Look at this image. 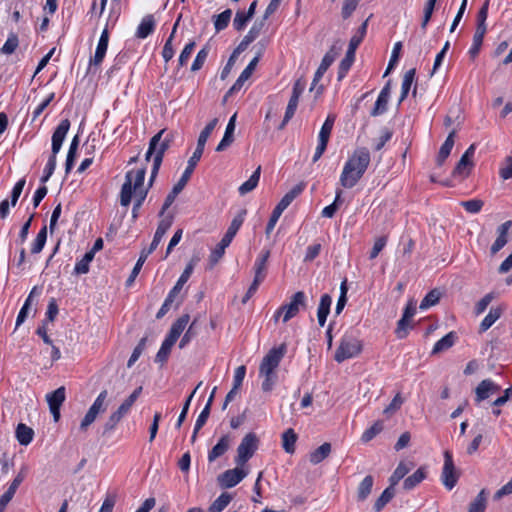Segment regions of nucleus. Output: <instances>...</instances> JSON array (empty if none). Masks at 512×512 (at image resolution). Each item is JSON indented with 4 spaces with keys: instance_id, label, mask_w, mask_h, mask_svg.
<instances>
[{
    "instance_id": "nucleus-1",
    "label": "nucleus",
    "mask_w": 512,
    "mask_h": 512,
    "mask_svg": "<svg viewBox=\"0 0 512 512\" xmlns=\"http://www.w3.org/2000/svg\"><path fill=\"white\" fill-rule=\"evenodd\" d=\"M145 175V168L138 169L137 171L130 170L126 173L125 181L121 187V206L128 207L131 203L133 194L135 195V202L132 209V217L134 219L138 217V211L142 206L148 193V188L143 187Z\"/></svg>"
},
{
    "instance_id": "nucleus-2",
    "label": "nucleus",
    "mask_w": 512,
    "mask_h": 512,
    "mask_svg": "<svg viewBox=\"0 0 512 512\" xmlns=\"http://www.w3.org/2000/svg\"><path fill=\"white\" fill-rule=\"evenodd\" d=\"M371 161L370 152L365 147L357 148L348 158L340 175V185L353 188L365 174Z\"/></svg>"
},
{
    "instance_id": "nucleus-3",
    "label": "nucleus",
    "mask_w": 512,
    "mask_h": 512,
    "mask_svg": "<svg viewBox=\"0 0 512 512\" xmlns=\"http://www.w3.org/2000/svg\"><path fill=\"white\" fill-rule=\"evenodd\" d=\"M287 352L286 343H282L277 347H273L263 357L259 366V376L263 377L261 388L264 392L272 391L276 381L277 374L276 369L278 368L281 360Z\"/></svg>"
},
{
    "instance_id": "nucleus-4",
    "label": "nucleus",
    "mask_w": 512,
    "mask_h": 512,
    "mask_svg": "<svg viewBox=\"0 0 512 512\" xmlns=\"http://www.w3.org/2000/svg\"><path fill=\"white\" fill-rule=\"evenodd\" d=\"M368 27V20L364 21L361 26L358 28L357 32L351 37L348 45V49L346 51L345 57L341 60L337 77L338 80H342L346 77L349 72L351 66L355 61V53L361 42L363 41Z\"/></svg>"
},
{
    "instance_id": "nucleus-5",
    "label": "nucleus",
    "mask_w": 512,
    "mask_h": 512,
    "mask_svg": "<svg viewBox=\"0 0 512 512\" xmlns=\"http://www.w3.org/2000/svg\"><path fill=\"white\" fill-rule=\"evenodd\" d=\"M362 343L352 332H346L340 340L339 346L335 352L334 360L338 363L354 358L360 354Z\"/></svg>"
},
{
    "instance_id": "nucleus-6",
    "label": "nucleus",
    "mask_w": 512,
    "mask_h": 512,
    "mask_svg": "<svg viewBox=\"0 0 512 512\" xmlns=\"http://www.w3.org/2000/svg\"><path fill=\"white\" fill-rule=\"evenodd\" d=\"M200 159L201 158H198V156L194 154H192V156L189 158L187 167L185 168L180 179L173 186L169 194L166 196L162 209L160 211V216H162L164 212L173 204L177 195L184 189Z\"/></svg>"
},
{
    "instance_id": "nucleus-7",
    "label": "nucleus",
    "mask_w": 512,
    "mask_h": 512,
    "mask_svg": "<svg viewBox=\"0 0 512 512\" xmlns=\"http://www.w3.org/2000/svg\"><path fill=\"white\" fill-rule=\"evenodd\" d=\"M306 308V295L303 291L294 293L290 302L280 306L274 313L273 318L278 321L279 317L283 314V322L286 323L295 317L301 309Z\"/></svg>"
},
{
    "instance_id": "nucleus-8",
    "label": "nucleus",
    "mask_w": 512,
    "mask_h": 512,
    "mask_svg": "<svg viewBox=\"0 0 512 512\" xmlns=\"http://www.w3.org/2000/svg\"><path fill=\"white\" fill-rule=\"evenodd\" d=\"M258 446L259 439L255 433L250 432L247 435H245L237 448V456L235 457V463L238 466L245 465L257 451Z\"/></svg>"
},
{
    "instance_id": "nucleus-9",
    "label": "nucleus",
    "mask_w": 512,
    "mask_h": 512,
    "mask_svg": "<svg viewBox=\"0 0 512 512\" xmlns=\"http://www.w3.org/2000/svg\"><path fill=\"white\" fill-rule=\"evenodd\" d=\"M460 477V472L456 469L453 461V455L449 450L444 451V465L441 473V481L447 490H452Z\"/></svg>"
},
{
    "instance_id": "nucleus-10",
    "label": "nucleus",
    "mask_w": 512,
    "mask_h": 512,
    "mask_svg": "<svg viewBox=\"0 0 512 512\" xmlns=\"http://www.w3.org/2000/svg\"><path fill=\"white\" fill-rule=\"evenodd\" d=\"M157 139L155 143V156L153 158V163H155V166L161 165L163 161V157L165 152L169 149L171 143L174 140L173 133L166 132V129L160 130L158 133H156L150 140Z\"/></svg>"
},
{
    "instance_id": "nucleus-11",
    "label": "nucleus",
    "mask_w": 512,
    "mask_h": 512,
    "mask_svg": "<svg viewBox=\"0 0 512 512\" xmlns=\"http://www.w3.org/2000/svg\"><path fill=\"white\" fill-rule=\"evenodd\" d=\"M247 476V472L238 466L226 470L222 474H220L217 478L218 484L221 488H232L239 484L245 477Z\"/></svg>"
},
{
    "instance_id": "nucleus-12",
    "label": "nucleus",
    "mask_w": 512,
    "mask_h": 512,
    "mask_svg": "<svg viewBox=\"0 0 512 512\" xmlns=\"http://www.w3.org/2000/svg\"><path fill=\"white\" fill-rule=\"evenodd\" d=\"M28 472L27 466H22L8 489L0 497V510H3L15 495L18 487L24 481Z\"/></svg>"
},
{
    "instance_id": "nucleus-13",
    "label": "nucleus",
    "mask_w": 512,
    "mask_h": 512,
    "mask_svg": "<svg viewBox=\"0 0 512 512\" xmlns=\"http://www.w3.org/2000/svg\"><path fill=\"white\" fill-rule=\"evenodd\" d=\"M69 129V119L61 120L52 134L51 154L57 155L59 153Z\"/></svg>"
},
{
    "instance_id": "nucleus-14",
    "label": "nucleus",
    "mask_w": 512,
    "mask_h": 512,
    "mask_svg": "<svg viewBox=\"0 0 512 512\" xmlns=\"http://www.w3.org/2000/svg\"><path fill=\"white\" fill-rule=\"evenodd\" d=\"M476 149L475 144H471L467 150L464 152V154L461 156L460 160L458 161L457 165L455 166L453 170L454 176H467L470 173L471 168L473 167V162L471 161L472 157L474 156Z\"/></svg>"
},
{
    "instance_id": "nucleus-15",
    "label": "nucleus",
    "mask_w": 512,
    "mask_h": 512,
    "mask_svg": "<svg viewBox=\"0 0 512 512\" xmlns=\"http://www.w3.org/2000/svg\"><path fill=\"white\" fill-rule=\"evenodd\" d=\"M500 390V386L496 384L491 379L482 380L475 389V402L479 404L480 402L488 399L490 395L498 392Z\"/></svg>"
},
{
    "instance_id": "nucleus-16",
    "label": "nucleus",
    "mask_w": 512,
    "mask_h": 512,
    "mask_svg": "<svg viewBox=\"0 0 512 512\" xmlns=\"http://www.w3.org/2000/svg\"><path fill=\"white\" fill-rule=\"evenodd\" d=\"M172 223H173V216H167V217L163 218L158 223V226H157V229L155 231L153 240H152L149 248L146 250L147 253L151 254L158 247V245L162 241L164 235L166 234V232L172 226Z\"/></svg>"
},
{
    "instance_id": "nucleus-17",
    "label": "nucleus",
    "mask_w": 512,
    "mask_h": 512,
    "mask_svg": "<svg viewBox=\"0 0 512 512\" xmlns=\"http://www.w3.org/2000/svg\"><path fill=\"white\" fill-rule=\"evenodd\" d=\"M261 57V50L258 52V54L249 62V64L246 66V68L241 72L233 86L229 90V94L238 91L242 88L243 84L250 78L253 71L255 70L259 59Z\"/></svg>"
},
{
    "instance_id": "nucleus-18",
    "label": "nucleus",
    "mask_w": 512,
    "mask_h": 512,
    "mask_svg": "<svg viewBox=\"0 0 512 512\" xmlns=\"http://www.w3.org/2000/svg\"><path fill=\"white\" fill-rule=\"evenodd\" d=\"M512 226V221L508 220L497 228V238L491 246V254L499 252L508 242V232Z\"/></svg>"
},
{
    "instance_id": "nucleus-19",
    "label": "nucleus",
    "mask_w": 512,
    "mask_h": 512,
    "mask_svg": "<svg viewBox=\"0 0 512 512\" xmlns=\"http://www.w3.org/2000/svg\"><path fill=\"white\" fill-rule=\"evenodd\" d=\"M271 255L270 249H263L257 256L254 263V278L265 280L267 275V262Z\"/></svg>"
},
{
    "instance_id": "nucleus-20",
    "label": "nucleus",
    "mask_w": 512,
    "mask_h": 512,
    "mask_svg": "<svg viewBox=\"0 0 512 512\" xmlns=\"http://www.w3.org/2000/svg\"><path fill=\"white\" fill-rule=\"evenodd\" d=\"M217 123H218V119L217 118L212 119L204 127V129L200 132V135H199L198 140H197L196 149L193 152V154L198 156V158L202 157V154L204 152V148H205L206 142H207L209 136L211 135V133L213 132V130L215 129Z\"/></svg>"
},
{
    "instance_id": "nucleus-21",
    "label": "nucleus",
    "mask_w": 512,
    "mask_h": 512,
    "mask_svg": "<svg viewBox=\"0 0 512 512\" xmlns=\"http://www.w3.org/2000/svg\"><path fill=\"white\" fill-rule=\"evenodd\" d=\"M231 439L229 435H223L217 444L208 452V461L214 462L219 457L223 456L230 448Z\"/></svg>"
},
{
    "instance_id": "nucleus-22",
    "label": "nucleus",
    "mask_w": 512,
    "mask_h": 512,
    "mask_svg": "<svg viewBox=\"0 0 512 512\" xmlns=\"http://www.w3.org/2000/svg\"><path fill=\"white\" fill-rule=\"evenodd\" d=\"M236 114L232 115L228 121L222 140L216 147L217 152L226 150L234 141V131L236 127Z\"/></svg>"
},
{
    "instance_id": "nucleus-23",
    "label": "nucleus",
    "mask_w": 512,
    "mask_h": 512,
    "mask_svg": "<svg viewBox=\"0 0 512 512\" xmlns=\"http://www.w3.org/2000/svg\"><path fill=\"white\" fill-rule=\"evenodd\" d=\"M155 19L152 14L144 16L137 27L135 36L139 39H145L154 32Z\"/></svg>"
},
{
    "instance_id": "nucleus-24",
    "label": "nucleus",
    "mask_w": 512,
    "mask_h": 512,
    "mask_svg": "<svg viewBox=\"0 0 512 512\" xmlns=\"http://www.w3.org/2000/svg\"><path fill=\"white\" fill-rule=\"evenodd\" d=\"M332 298L329 294H323L320 298L319 306L317 309V319L319 326L323 327L326 323L327 317L330 313Z\"/></svg>"
},
{
    "instance_id": "nucleus-25",
    "label": "nucleus",
    "mask_w": 512,
    "mask_h": 512,
    "mask_svg": "<svg viewBox=\"0 0 512 512\" xmlns=\"http://www.w3.org/2000/svg\"><path fill=\"white\" fill-rule=\"evenodd\" d=\"M457 335L454 331L449 332L440 340H438L431 351V355H437L450 349L456 342Z\"/></svg>"
},
{
    "instance_id": "nucleus-26",
    "label": "nucleus",
    "mask_w": 512,
    "mask_h": 512,
    "mask_svg": "<svg viewBox=\"0 0 512 512\" xmlns=\"http://www.w3.org/2000/svg\"><path fill=\"white\" fill-rule=\"evenodd\" d=\"M189 320H190L189 314H183L182 316H180L172 324V326L166 336L176 342L178 340V338L181 336V334L183 333V331L185 330Z\"/></svg>"
},
{
    "instance_id": "nucleus-27",
    "label": "nucleus",
    "mask_w": 512,
    "mask_h": 512,
    "mask_svg": "<svg viewBox=\"0 0 512 512\" xmlns=\"http://www.w3.org/2000/svg\"><path fill=\"white\" fill-rule=\"evenodd\" d=\"M504 308L501 306L492 307L489 313L484 317L479 326V332L487 331L503 314Z\"/></svg>"
},
{
    "instance_id": "nucleus-28",
    "label": "nucleus",
    "mask_w": 512,
    "mask_h": 512,
    "mask_svg": "<svg viewBox=\"0 0 512 512\" xmlns=\"http://www.w3.org/2000/svg\"><path fill=\"white\" fill-rule=\"evenodd\" d=\"M456 131L452 130L449 135L447 136L444 143L441 145L439 153L436 158V162L439 166L443 165L445 160L449 157L451 150L454 146V137H455Z\"/></svg>"
},
{
    "instance_id": "nucleus-29",
    "label": "nucleus",
    "mask_w": 512,
    "mask_h": 512,
    "mask_svg": "<svg viewBox=\"0 0 512 512\" xmlns=\"http://www.w3.org/2000/svg\"><path fill=\"white\" fill-rule=\"evenodd\" d=\"M374 485V478L372 475H367L364 479L359 483L357 487L356 499L358 502L365 501L372 492V488Z\"/></svg>"
},
{
    "instance_id": "nucleus-30",
    "label": "nucleus",
    "mask_w": 512,
    "mask_h": 512,
    "mask_svg": "<svg viewBox=\"0 0 512 512\" xmlns=\"http://www.w3.org/2000/svg\"><path fill=\"white\" fill-rule=\"evenodd\" d=\"M107 49L108 46L99 43L97 44L95 54L89 60L88 73L95 74L97 72L105 58Z\"/></svg>"
},
{
    "instance_id": "nucleus-31",
    "label": "nucleus",
    "mask_w": 512,
    "mask_h": 512,
    "mask_svg": "<svg viewBox=\"0 0 512 512\" xmlns=\"http://www.w3.org/2000/svg\"><path fill=\"white\" fill-rule=\"evenodd\" d=\"M142 392V387H137L124 401L123 403L118 407V409L115 411L117 415H119L121 418L125 417L131 410L133 404L136 402V400L139 398L140 394Z\"/></svg>"
},
{
    "instance_id": "nucleus-32",
    "label": "nucleus",
    "mask_w": 512,
    "mask_h": 512,
    "mask_svg": "<svg viewBox=\"0 0 512 512\" xmlns=\"http://www.w3.org/2000/svg\"><path fill=\"white\" fill-rule=\"evenodd\" d=\"M66 399V390L64 386H61L51 393L46 395V400L49 408H61L62 404Z\"/></svg>"
},
{
    "instance_id": "nucleus-33",
    "label": "nucleus",
    "mask_w": 512,
    "mask_h": 512,
    "mask_svg": "<svg viewBox=\"0 0 512 512\" xmlns=\"http://www.w3.org/2000/svg\"><path fill=\"white\" fill-rule=\"evenodd\" d=\"M331 453V444L328 442L323 443L317 449L312 451L309 455V461L313 465L321 463Z\"/></svg>"
},
{
    "instance_id": "nucleus-34",
    "label": "nucleus",
    "mask_w": 512,
    "mask_h": 512,
    "mask_svg": "<svg viewBox=\"0 0 512 512\" xmlns=\"http://www.w3.org/2000/svg\"><path fill=\"white\" fill-rule=\"evenodd\" d=\"M415 76H416L415 68L409 69L408 71L405 72V74L403 76L402 84H401V94H400V98H399V103H401L402 101H404L407 98L409 91L411 89V86L415 80Z\"/></svg>"
},
{
    "instance_id": "nucleus-35",
    "label": "nucleus",
    "mask_w": 512,
    "mask_h": 512,
    "mask_svg": "<svg viewBox=\"0 0 512 512\" xmlns=\"http://www.w3.org/2000/svg\"><path fill=\"white\" fill-rule=\"evenodd\" d=\"M260 174L261 166H258L257 169L249 177V179L240 185V187L238 188L239 194L243 196L254 190L259 183Z\"/></svg>"
},
{
    "instance_id": "nucleus-36",
    "label": "nucleus",
    "mask_w": 512,
    "mask_h": 512,
    "mask_svg": "<svg viewBox=\"0 0 512 512\" xmlns=\"http://www.w3.org/2000/svg\"><path fill=\"white\" fill-rule=\"evenodd\" d=\"M180 19H181V15H179V17L177 18V20L173 26L172 32L164 44V47L162 50V57L165 62H169L174 56L175 51H174L172 42H173L177 27L179 25Z\"/></svg>"
},
{
    "instance_id": "nucleus-37",
    "label": "nucleus",
    "mask_w": 512,
    "mask_h": 512,
    "mask_svg": "<svg viewBox=\"0 0 512 512\" xmlns=\"http://www.w3.org/2000/svg\"><path fill=\"white\" fill-rule=\"evenodd\" d=\"M247 214V211L246 209H242L241 211H239V213L232 219L226 233L224 234L226 237L230 238L231 240H233V238L235 237V235L237 234L238 230L240 229V227L242 226L244 220H245V216Z\"/></svg>"
},
{
    "instance_id": "nucleus-38",
    "label": "nucleus",
    "mask_w": 512,
    "mask_h": 512,
    "mask_svg": "<svg viewBox=\"0 0 512 512\" xmlns=\"http://www.w3.org/2000/svg\"><path fill=\"white\" fill-rule=\"evenodd\" d=\"M426 478V471L423 467L418 468L412 475L408 476L403 482L405 490H412Z\"/></svg>"
},
{
    "instance_id": "nucleus-39",
    "label": "nucleus",
    "mask_w": 512,
    "mask_h": 512,
    "mask_svg": "<svg viewBox=\"0 0 512 512\" xmlns=\"http://www.w3.org/2000/svg\"><path fill=\"white\" fill-rule=\"evenodd\" d=\"M34 431L27 425L20 423L16 428V438L21 445H28L32 442Z\"/></svg>"
},
{
    "instance_id": "nucleus-40",
    "label": "nucleus",
    "mask_w": 512,
    "mask_h": 512,
    "mask_svg": "<svg viewBox=\"0 0 512 512\" xmlns=\"http://www.w3.org/2000/svg\"><path fill=\"white\" fill-rule=\"evenodd\" d=\"M176 342L174 340H171L167 336L165 337L164 341L161 344L160 349L158 350L155 361L158 363H165L167 362L169 355L171 353V349L174 346Z\"/></svg>"
},
{
    "instance_id": "nucleus-41",
    "label": "nucleus",
    "mask_w": 512,
    "mask_h": 512,
    "mask_svg": "<svg viewBox=\"0 0 512 512\" xmlns=\"http://www.w3.org/2000/svg\"><path fill=\"white\" fill-rule=\"evenodd\" d=\"M486 31L487 29L476 28V31L473 36L472 45L468 51L471 58H475L479 54Z\"/></svg>"
},
{
    "instance_id": "nucleus-42",
    "label": "nucleus",
    "mask_w": 512,
    "mask_h": 512,
    "mask_svg": "<svg viewBox=\"0 0 512 512\" xmlns=\"http://www.w3.org/2000/svg\"><path fill=\"white\" fill-rule=\"evenodd\" d=\"M232 240L225 235L221 239V241L217 244V246L212 250L210 254V262L212 265H215L224 255L225 249L230 245Z\"/></svg>"
},
{
    "instance_id": "nucleus-43",
    "label": "nucleus",
    "mask_w": 512,
    "mask_h": 512,
    "mask_svg": "<svg viewBox=\"0 0 512 512\" xmlns=\"http://www.w3.org/2000/svg\"><path fill=\"white\" fill-rule=\"evenodd\" d=\"M335 120H336V116L334 114H329L327 116L326 120L324 121V123L320 129L319 135H318L319 142L328 143Z\"/></svg>"
},
{
    "instance_id": "nucleus-44",
    "label": "nucleus",
    "mask_w": 512,
    "mask_h": 512,
    "mask_svg": "<svg viewBox=\"0 0 512 512\" xmlns=\"http://www.w3.org/2000/svg\"><path fill=\"white\" fill-rule=\"evenodd\" d=\"M297 434L292 428L287 429L282 434V447L287 453H294L295 443L297 441Z\"/></svg>"
},
{
    "instance_id": "nucleus-45",
    "label": "nucleus",
    "mask_w": 512,
    "mask_h": 512,
    "mask_svg": "<svg viewBox=\"0 0 512 512\" xmlns=\"http://www.w3.org/2000/svg\"><path fill=\"white\" fill-rule=\"evenodd\" d=\"M394 495L395 489L393 486L389 485L375 501L374 510L376 512H380L386 506V504L391 501Z\"/></svg>"
},
{
    "instance_id": "nucleus-46",
    "label": "nucleus",
    "mask_w": 512,
    "mask_h": 512,
    "mask_svg": "<svg viewBox=\"0 0 512 512\" xmlns=\"http://www.w3.org/2000/svg\"><path fill=\"white\" fill-rule=\"evenodd\" d=\"M409 471L410 467L408 463L401 461L389 478L390 485L395 487L399 481L408 474Z\"/></svg>"
},
{
    "instance_id": "nucleus-47",
    "label": "nucleus",
    "mask_w": 512,
    "mask_h": 512,
    "mask_svg": "<svg viewBox=\"0 0 512 512\" xmlns=\"http://www.w3.org/2000/svg\"><path fill=\"white\" fill-rule=\"evenodd\" d=\"M264 27V20L256 21L248 33L243 37L241 43L248 47L261 33Z\"/></svg>"
},
{
    "instance_id": "nucleus-48",
    "label": "nucleus",
    "mask_w": 512,
    "mask_h": 512,
    "mask_svg": "<svg viewBox=\"0 0 512 512\" xmlns=\"http://www.w3.org/2000/svg\"><path fill=\"white\" fill-rule=\"evenodd\" d=\"M47 241V226H43L40 231L38 232L36 238L32 242L31 245V253L32 254H38L40 253Z\"/></svg>"
},
{
    "instance_id": "nucleus-49",
    "label": "nucleus",
    "mask_w": 512,
    "mask_h": 512,
    "mask_svg": "<svg viewBox=\"0 0 512 512\" xmlns=\"http://www.w3.org/2000/svg\"><path fill=\"white\" fill-rule=\"evenodd\" d=\"M232 495L223 492L209 507V512H222L231 502Z\"/></svg>"
},
{
    "instance_id": "nucleus-50",
    "label": "nucleus",
    "mask_w": 512,
    "mask_h": 512,
    "mask_svg": "<svg viewBox=\"0 0 512 512\" xmlns=\"http://www.w3.org/2000/svg\"><path fill=\"white\" fill-rule=\"evenodd\" d=\"M192 272H193V265L192 264H188L185 267V269L182 272V274L180 275V277L178 278V280H177L176 284L174 285V287L170 290V292L177 296L179 294V292L182 290L183 286L189 280Z\"/></svg>"
},
{
    "instance_id": "nucleus-51",
    "label": "nucleus",
    "mask_w": 512,
    "mask_h": 512,
    "mask_svg": "<svg viewBox=\"0 0 512 512\" xmlns=\"http://www.w3.org/2000/svg\"><path fill=\"white\" fill-rule=\"evenodd\" d=\"M231 16H232L231 9H226L223 12H221L220 14L214 16V18H215L214 19V27H215V30L217 33L224 30L225 28H227V26L231 20Z\"/></svg>"
},
{
    "instance_id": "nucleus-52",
    "label": "nucleus",
    "mask_w": 512,
    "mask_h": 512,
    "mask_svg": "<svg viewBox=\"0 0 512 512\" xmlns=\"http://www.w3.org/2000/svg\"><path fill=\"white\" fill-rule=\"evenodd\" d=\"M384 428V425H383V422L381 420H378L376 421L371 427H369L368 429H366L362 436H361V441L363 443H368L370 442L372 439H374L379 433L382 432Z\"/></svg>"
},
{
    "instance_id": "nucleus-53",
    "label": "nucleus",
    "mask_w": 512,
    "mask_h": 512,
    "mask_svg": "<svg viewBox=\"0 0 512 512\" xmlns=\"http://www.w3.org/2000/svg\"><path fill=\"white\" fill-rule=\"evenodd\" d=\"M149 254L150 253H147L146 250H143L141 252L139 259L137 260L134 268L131 271V274L129 275L128 279L126 280V286L127 287H130L134 283L136 277L138 276V274H139V272H140V270H141V268H142V266H143L144 262L146 261V259H147Z\"/></svg>"
},
{
    "instance_id": "nucleus-54",
    "label": "nucleus",
    "mask_w": 512,
    "mask_h": 512,
    "mask_svg": "<svg viewBox=\"0 0 512 512\" xmlns=\"http://www.w3.org/2000/svg\"><path fill=\"white\" fill-rule=\"evenodd\" d=\"M440 292L437 289H433L426 294V296L422 299L419 308L421 310H426L434 305H436L440 300Z\"/></svg>"
},
{
    "instance_id": "nucleus-55",
    "label": "nucleus",
    "mask_w": 512,
    "mask_h": 512,
    "mask_svg": "<svg viewBox=\"0 0 512 512\" xmlns=\"http://www.w3.org/2000/svg\"><path fill=\"white\" fill-rule=\"evenodd\" d=\"M19 45V39L16 33L11 32L8 35V38L4 45L1 48V53L5 55H10L15 52Z\"/></svg>"
},
{
    "instance_id": "nucleus-56",
    "label": "nucleus",
    "mask_w": 512,
    "mask_h": 512,
    "mask_svg": "<svg viewBox=\"0 0 512 512\" xmlns=\"http://www.w3.org/2000/svg\"><path fill=\"white\" fill-rule=\"evenodd\" d=\"M305 189V183L300 182L292 187L282 198L281 201L288 207L292 201L298 197Z\"/></svg>"
},
{
    "instance_id": "nucleus-57",
    "label": "nucleus",
    "mask_w": 512,
    "mask_h": 512,
    "mask_svg": "<svg viewBox=\"0 0 512 512\" xmlns=\"http://www.w3.org/2000/svg\"><path fill=\"white\" fill-rule=\"evenodd\" d=\"M209 50L210 49L208 45H205L202 49H200L192 63L191 71L196 72L203 67L204 63L207 60Z\"/></svg>"
},
{
    "instance_id": "nucleus-58",
    "label": "nucleus",
    "mask_w": 512,
    "mask_h": 512,
    "mask_svg": "<svg viewBox=\"0 0 512 512\" xmlns=\"http://www.w3.org/2000/svg\"><path fill=\"white\" fill-rule=\"evenodd\" d=\"M486 508L485 490H481L469 506L468 512H484Z\"/></svg>"
},
{
    "instance_id": "nucleus-59",
    "label": "nucleus",
    "mask_w": 512,
    "mask_h": 512,
    "mask_svg": "<svg viewBox=\"0 0 512 512\" xmlns=\"http://www.w3.org/2000/svg\"><path fill=\"white\" fill-rule=\"evenodd\" d=\"M56 164H57V155L51 154L46 163V166L44 168L43 175L41 176V179H40L43 184L46 183L50 179V177L53 175V173L56 169Z\"/></svg>"
},
{
    "instance_id": "nucleus-60",
    "label": "nucleus",
    "mask_w": 512,
    "mask_h": 512,
    "mask_svg": "<svg viewBox=\"0 0 512 512\" xmlns=\"http://www.w3.org/2000/svg\"><path fill=\"white\" fill-rule=\"evenodd\" d=\"M298 103H299L298 99L290 97L288 105L286 107V111H285V115H284L283 121L280 124L279 129H283L285 127V125L290 121V119L294 116L295 111H296L297 106H298Z\"/></svg>"
},
{
    "instance_id": "nucleus-61",
    "label": "nucleus",
    "mask_w": 512,
    "mask_h": 512,
    "mask_svg": "<svg viewBox=\"0 0 512 512\" xmlns=\"http://www.w3.org/2000/svg\"><path fill=\"white\" fill-rule=\"evenodd\" d=\"M108 392L107 390H103L99 393L93 404L90 406L89 410L97 415L100 412H104L106 410L105 400L107 398Z\"/></svg>"
},
{
    "instance_id": "nucleus-62",
    "label": "nucleus",
    "mask_w": 512,
    "mask_h": 512,
    "mask_svg": "<svg viewBox=\"0 0 512 512\" xmlns=\"http://www.w3.org/2000/svg\"><path fill=\"white\" fill-rule=\"evenodd\" d=\"M195 46H196L195 41H190L189 43H187L184 46V48L182 49V51L179 55V58H178L179 67H184L187 65V62H188L191 54L193 53Z\"/></svg>"
},
{
    "instance_id": "nucleus-63",
    "label": "nucleus",
    "mask_w": 512,
    "mask_h": 512,
    "mask_svg": "<svg viewBox=\"0 0 512 512\" xmlns=\"http://www.w3.org/2000/svg\"><path fill=\"white\" fill-rule=\"evenodd\" d=\"M146 341H147V338L146 337H143L140 339V341L138 342V344L136 345V347L134 348L128 362H127V367L128 368H131L135 362L139 359V357L141 356V354L143 353L145 347H146Z\"/></svg>"
},
{
    "instance_id": "nucleus-64",
    "label": "nucleus",
    "mask_w": 512,
    "mask_h": 512,
    "mask_svg": "<svg viewBox=\"0 0 512 512\" xmlns=\"http://www.w3.org/2000/svg\"><path fill=\"white\" fill-rule=\"evenodd\" d=\"M484 202L480 199H470L467 201H462L461 206L471 214H477L481 211Z\"/></svg>"
}]
</instances>
